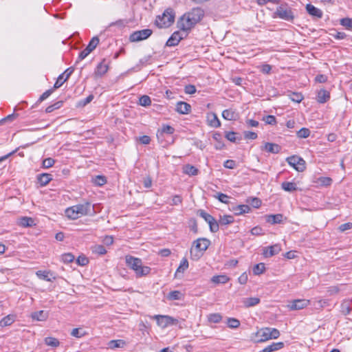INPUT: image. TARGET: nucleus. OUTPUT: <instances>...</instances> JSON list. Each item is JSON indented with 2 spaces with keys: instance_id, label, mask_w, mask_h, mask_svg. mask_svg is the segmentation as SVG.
<instances>
[{
  "instance_id": "nucleus-21",
  "label": "nucleus",
  "mask_w": 352,
  "mask_h": 352,
  "mask_svg": "<svg viewBox=\"0 0 352 352\" xmlns=\"http://www.w3.org/2000/svg\"><path fill=\"white\" fill-rule=\"evenodd\" d=\"M315 309L321 310L329 305V301L327 299H314L311 304Z\"/></svg>"
},
{
  "instance_id": "nucleus-40",
  "label": "nucleus",
  "mask_w": 352,
  "mask_h": 352,
  "mask_svg": "<svg viewBox=\"0 0 352 352\" xmlns=\"http://www.w3.org/2000/svg\"><path fill=\"white\" fill-rule=\"evenodd\" d=\"M288 96L292 101L297 103L300 102L303 100V96L298 92H290Z\"/></svg>"
},
{
  "instance_id": "nucleus-9",
  "label": "nucleus",
  "mask_w": 352,
  "mask_h": 352,
  "mask_svg": "<svg viewBox=\"0 0 352 352\" xmlns=\"http://www.w3.org/2000/svg\"><path fill=\"white\" fill-rule=\"evenodd\" d=\"M195 23L192 19L188 16L186 13L184 14L177 21V28L184 32L190 30Z\"/></svg>"
},
{
  "instance_id": "nucleus-57",
  "label": "nucleus",
  "mask_w": 352,
  "mask_h": 352,
  "mask_svg": "<svg viewBox=\"0 0 352 352\" xmlns=\"http://www.w3.org/2000/svg\"><path fill=\"white\" fill-rule=\"evenodd\" d=\"M76 263L80 266H85L88 264L89 260L85 255H80L77 258Z\"/></svg>"
},
{
  "instance_id": "nucleus-3",
  "label": "nucleus",
  "mask_w": 352,
  "mask_h": 352,
  "mask_svg": "<svg viewBox=\"0 0 352 352\" xmlns=\"http://www.w3.org/2000/svg\"><path fill=\"white\" fill-rule=\"evenodd\" d=\"M91 204L85 202L81 204H77L69 207L65 210V215L71 219H77L81 216L87 215L89 213Z\"/></svg>"
},
{
  "instance_id": "nucleus-16",
  "label": "nucleus",
  "mask_w": 352,
  "mask_h": 352,
  "mask_svg": "<svg viewBox=\"0 0 352 352\" xmlns=\"http://www.w3.org/2000/svg\"><path fill=\"white\" fill-rule=\"evenodd\" d=\"M109 69V63L106 59H103L96 67L95 74L96 76H102L107 72Z\"/></svg>"
},
{
  "instance_id": "nucleus-11",
  "label": "nucleus",
  "mask_w": 352,
  "mask_h": 352,
  "mask_svg": "<svg viewBox=\"0 0 352 352\" xmlns=\"http://www.w3.org/2000/svg\"><path fill=\"white\" fill-rule=\"evenodd\" d=\"M311 304V300L307 299H296L289 302L288 307L290 310H300Z\"/></svg>"
},
{
  "instance_id": "nucleus-22",
  "label": "nucleus",
  "mask_w": 352,
  "mask_h": 352,
  "mask_svg": "<svg viewBox=\"0 0 352 352\" xmlns=\"http://www.w3.org/2000/svg\"><path fill=\"white\" fill-rule=\"evenodd\" d=\"M330 99V93L326 89H320L317 94L316 100L318 102L323 104L327 102Z\"/></svg>"
},
{
  "instance_id": "nucleus-7",
  "label": "nucleus",
  "mask_w": 352,
  "mask_h": 352,
  "mask_svg": "<svg viewBox=\"0 0 352 352\" xmlns=\"http://www.w3.org/2000/svg\"><path fill=\"white\" fill-rule=\"evenodd\" d=\"M100 40L98 36H94L91 41H89L88 45L86 47L85 49H84L79 54V56L78 57V60L80 61L85 58L92 51H94L98 45L99 44Z\"/></svg>"
},
{
  "instance_id": "nucleus-43",
  "label": "nucleus",
  "mask_w": 352,
  "mask_h": 352,
  "mask_svg": "<svg viewBox=\"0 0 352 352\" xmlns=\"http://www.w3.org/2000/svg\"><path fill=\"white\" fill-rule=\"evenodd\" d=\"M208 321L213 323H219L222 320V316L219 313L210 314L208 316Z\"/></svg>"
},
{
  "instance_id": "nucleus-5",
  "label": "nucleus",
  "mask_w": 352,
  "mask_h": 352,
  "mask_svg": "<svg viewBox=\"0 0 352 352\" xmlns=\"http://www.w3.org/2000/svg\"><path fill=\"white\" fill-rule=\"evenodd\" d=\"M274 14L276 16L289 22H292L294 19L292 9L287 5H281L277 7Z\"/></svg>"
},
{
  "instance_id": "nucleus-29",
  "label": "nucleus",
  "mask_w": 352,
  "mask_h": 352,
  "mask_svg": "<svg viewBox=\"0 0 352 352\" xmlns=\"http://www.w3.org/2000/svg\"><path fill=\"white\" fill-rule=\"evenodd\" d=\"M234 219L232 215L224 214L223 216H220L219 220V226H227L231 224L234 222Z\"/></svg>"
},
{
  "instance_id": "nucleus-53",
  "label": "nucleus",
  "mask_w": 352,
  "mask_h": 352,
  "mask_svg": "<svg viewBox=\"0 0 352 352\" xmlns=\"http://www.w3.org/2000/svg\"><path fill=\"white\" fill-rule=\"evenodd\" d=\"M86 333L81 328H75L73 329L71 335L74 337L80 338L83 337Z\"/></svg>"
},
{
  "instance_id": "nucleus-45",
  "label": "nucleus",
  "mask_w": 352,
  "mask_h": 352,
  "mask_svg": "<svg viewBox=\"0 0 352 352\" xmlns=\"http://www.w3.org/2000/svg\"><path fill=\"white\" fill-rule=\"evenodd\" d=\"M252 270H253V273L255 275H260V274H263L265 270V264L263 263H258L254 266Z\"/></svg>"
},
{
  "instance_id": "nucleus-55",
  "label": "nucleus",
  "mask_w": 352,
  "mask_h": 352,
  "mask_svg": "<svg viewBox=\"0 0 352 352\" xmlns=\"http://www.w3.org/2000/svg\"><path fill=\"white\" fill-rule=\"evenodd\" d=\"M263 120L267 124L275 125L276 119L274 116L269 115L263 118Z\"/></svg>"
},
{
  "instance_id": "nucleus-17",
  "label": "nucleus",
  "mask_w": 352,
  "mask_h": 352,
  "mask_svg": "<svg viewBox=\"0 0 352 352\" xmlns=\"http://www.w3.org/2000/svg\"><path fill=\"white\" fill-rule=\"evenodd\" d=\"M36 274L40 279L48 282H52L56 279V277L53 276L52 272H51L50 271L38 270L36 272Z\"/></svg>"
},
{
  "instance_id": "nucleus-37",
  "label": "nucleus",
  "mask_w": 352,
  "mask_h": 352,
  "mask_svg": "<svg viewBox=\"0 0 352 352\" xmlns=\"http://www.w3.org/2000/svg\"><path fill=\"white\" fill-rule=\"evenodd\" d=\"M229 280V278L226 275L214 276L211 278V281L214 284L226 283Z\"/></svg>"
},
{
  "instance_id": "nucleus-58",
  "label": "nucleus",
  "mask_w": 352,
  "mask_h": 352,
  "mask_svg": "<svg viewBox=\"0 0 352 352\" xmlns=\"http://www.w3.org/2000/svg\"><path fill=\"white\" fill-rule=\"evenodd\" d=\"M214 197L217 198L219 201L228 204V196L226 194L218 192L216 195H214Z\"/></svg>"
},
{
  "instance_id": "nucleus-23",
  "label": "nucleus",
  "mask_w": 352,
  "mask_h": 352,
  "mask_svg": "<svg viewBox=\"0 0 352 352\" xmlns=\"http://www.w3.org/2000/svg\"><path fill=\"white\" fill-rule=\"evenodd\" d=\"M262 149H264L269 153L276 154L280 151L281 147L277 144L267 142L265 144Z\"/></svg>"
},
{
  "instance_id": "nucleus-32",
  "label": "nucleus",
  "mask_w": 352,
  "mask_h": 352,
  "mask_svg": "<svg viewBox=\"0 0 352 352\" xmlns=\"http://www.w3.org/2000/svg\"><path fill=\"white\" fill-rule=\"evenodd\" d=\"M48 317V314L47 312L41 310L38 311H35L32 314V318L33 320H36L38 321H44Z\"/></svg>"
},
{
  "instance_id": "nucleus-34",
  "label": "nucleus",
  "mask_w": 352,
  "mask_h": 352,
  "mask_svg": "<svg viewBox=\"0 0 352 352\" xmlns=\"http://www.w3.org/2000/svg\"><path fill=\"white\" fill-rule=\"evenodd\" d=\"M260 302V298L256 297L247 298L243 300L244 306L250 307L258 305Z\"/></svg>"
},
{
  "instance_id": "nucleus-35",
  "label": "nucleus",
  "mask_w": 352,
  "mask_h": 352,
  "mask_svg": "<svg viewBox=\"0 0 352 352\" xmlns=\"http://www.w3.org/2000/svg\"><path fill=\"white\" fill-rule=\"evenodd\" d=\"M282 188L287 192H294L297 190L296 184L294 182H284L281 184Z\"/></svg>"
},
{
  "instance_id": "nucleus-25",
  "label": "nucleus",
  "mask_w": 352,
  "mask_h": 352,
  "mask_svg": "<svg viewBox=\"0 0 352 352\" xmlns=\"http://www.w3.org/2000/svg\"><path fill=\"white\" fill-rule=\"evenodd\" d=\"M52 179V176L51 174L48 173H41L37 175V180L41 186H44L49 184V182Z\"/></svg>"
},
{
  "instance_id": "nucleus-52",
  "label": "nucleus",
  "mask_w": 352,
  "mask_h": 352,
  "mask_svg": "<svg viewBox=\"0 0 352 352\" xmlns=\"http://www.w3.org/2000/svg\"><path fill=\"white\" fill-rule=\"evenodd\" d=\"M340 24L348 30H352V18H343L340 19Z\"/></svg>"
},
{
  "instance_id": "nucleus-6",
  "label": "nucleus",
  "mask_w": 352,
  "mask_h": 352,
  "mask_svg": "<svg viewBox=\"0 0 352 352\" xmlns=\"http://www.w3.org/2000/svg\"><path fill=\"white\" fill-rule=\"evenodd\" d=\"M287 162L298 172H302L305 170V161L300 157L292 155L286 159Z\"/></svg>"
},
{
  "instance_id": "nucleus-1",
  "label": "nucleus",
  "mask_w": 352,
  "mask_h": 352,
  "mask_svg": "<svg viewBox=\"0 0 352 352\" xmlns=\"http://www.w3.org/2000/svg\"><path fill=\"white\" fill-rule=\"evenodd\" d=\"M125 262L127 267L134 271L137 278L146 276L151 273V268L148 266L143 265L142 259L139 258L126 255L125 256Z\"/></svg>"
},
{
  "instance_id": "nucleus-15",
  "label": "nucleus",
  "mask_w": 352,
  "mask_h": 352,
  "mask_svg": "<svg viewBox=\"0 0 352 352\" xmlns=\"http://www.w3.org/2000/svg\"><path fill=\"white\" fill-rule=\"evenodd\" d=\"M281 248L279 244H275L266 248L263 251V255L265 257H271L280 252Z\"/></svg>"
},
{
  "instance_id": "nucleus-54",
  "label": "nucleus",
  "mask_w": 352,
  "mask_h": 352,
  "mask_svg": "<svg viewBox=\"0 0 352 352\" xmlns=\"http://www.w3.org/2000/svg\"><path fill=\"white\" fill-rule=\"evenodd\" d=\"M64 76H65V73H63L60 75H59L56 82L54 85V88H53L54 89L59 88L66 81V79L64 78Z\"/></svg>"
},
{
  "instance_id": "nucleus-2",
  "label": "nucleus",
  "mask_w": 352,
  "mask_h": 352,
  "mask_svg": "<svg viewBox=\"0 0 352 352\" xmlns=\"http://www.w3.org/2000/svg\"><path fill=\"white\" fill-rule=\"evenodd\" d=\"M210 245V240L206 238H199L195 240L190 251L191 259L194 261L199 260Z\"/></svg>"
},
{
  "instance_id": "nucleus-12",
  "label": "nucleus",
  "mask_w": 352,
  "mask_h": 352,
  "mask_svg": "<svg viewBox=\"0 0 352 352\" xmlns=\"http://www.w3.org/2000/svg\"><path fill=\"white\" fill-rule=\"evenodd\" d=\"M186 14H188V16H189L190 19H192L194 23L197 24L199 21H201V19L204 16V12L202 9L199 8H195L192 9L190 12Z\"/></svg>"
},
{
  "instance_id": "nucleus-62",
  "label": "nucleus",
  "mask_w": 352,
  "mask_h": 352,
  "mask_svg": "<svg viewBox=\"0 0 352 352\" xmlns=\"http://www.w3.org/2000/svg\"><path fill=\"white\" fill-rule=\"evenodd\" d=\"M198 214L199 215L202 217L206 222H208V221H210V219H212V218L213 217L212 215H210V214L207 213L206 212H205L204 210H198Z\"/></svg>"
},
{
  "instance_id": "nucleus-33",
  "label": "nucleus",
  "mask_w": 352,
  "mask_h": 352,
  "mask_svg": "<svg viewBox=\"0 0 352 352\" xmlns=\"http://www.w3.org/2000/svg\"><path fill=\"white\" fill-rule=\"evenodd\" d=\"M125 345V342L122 340H110L108 344V348L115 349L117 348H122Z\"/></svg>"
},
{
  "instance_id": "nucleus-27",
  "label": "nucleus",
  "mask_w": 352,
  "mask_h": 352,
  "mask_svg": "<svg viewBox=\"0 0 352 352\" xmlns=\"http://www.w3.org/2000/svg\"><path fill=\"white\" fill-rule=\"evenodd\" d=\"M15 319H16L15 315L9 314V315L3 317L0 320V327H4L10 326L15 321Z\"/></svg>"
},
{
  "instance_id": "nucleus-28",
  "label": "nucleus",
  "mask_w": 352,
  "mask_h": 352,
  "mask_svg": "<svg viewBox=\"0 0 352 352\" xmlns=\"http://www.w3.org/2000/svg\"><path fill=\"white\" fill-rule=\"evenodd\" d=\"M209 125L212 127L218 128L221 126V122L217 116L212 113L208 116Z\"/></svg>"
},
{
  "instance_id": "nucleus-61",
  "label": "nucleus",
  "mask_w": 352,
  "mask_h": 352,
  "mask_svg": "<svg viewBox=\"0 0 352 352\" xmlns=\"http://www.w3.org/2000/svg\"><path fill=\"white\" fill-rule=\"evenodd\" d=\"M318 180L320 184L324 186H330L332 182V179L328 177H321Z\"/></svg>"
},
{
  "instance_id": "nucleus-19",
  "label": "nucleus",
  "mask_w": 352,
  "mask_h": 352,
  "mask_svg": "<svg viewBox=\"0 0 352 352\" xmlns=\"http://www.w3.org/2000/svg\"><path fill=\"white\" fill-rule=\"evenodd\" d=\"M176 111L180 114H188L191 111V106L186 102H178L176 104Z\"/></svg>"
},
{
  "instance_id": "nucleus-49",
  "label": "nucleus",
  "mask_w": 352,
  "mask_h": 352,
  "mask_svg": "<svg viewBox=\"0 0 352 352\" xmlns=\"http://www.w3.org/2000/svg\"><path fill=\"white\" fill-rule=\"evenodd\" d=\"M63 101H62V100L58 101V102H55L54 104L48 106L45 109V112L51 113L53 111H54L55 109H58L60 108L63 106Z\"/></svg>"
},
{
  "instance_id": "nucleus-63",
  "label": "nucleus",
  "mask_w": 352,
  "mask_h": 352,
  "mask_svg": "<svg viewBox=\"0 0 352 352\" xmlns=\"http://www.w3.org/2000/svg\"><path fill=\"white\" fill-rule=\"evenodd\" d=\"M93 99H94V96L92 94H90L87 98H84V99H82V100L79 101V103H78L79 106L85 107L87 104L91 102Z\"/></svg>"
},
{
  "instance_id": "nucleus-4",
  "label": "nucleus",
  "mask_w": 352,
  "mask_h": 352,
  "mask_svg": "<svg viewBox=\"0 0 352 352\" xmlns=\"http://www.w3.org/2000/svg\"><path fill=\"white\" fill-rule=\"evenodd\" d=\"M175 16L174 10L168 8L164 10L162 15H159L156 17L155 25L159 28H168L174 23Z\"/></svg>"
},
{
  "instance_id": "nucleus-20",
  "label": "nucleus",
  "mask_w": 352,
  "mask_h": 352,
  "mask_svg": "<svg viewBox=\"0 0 352 352\" xmlns=\"http://www.w3.org/2000/svg\"><path fill=\"white\" fill-rule=\"evenodd\" d=\"M285 344L283 342H272L271 344L265 346L263 350L259 352H274L282 349Z\"/></svg>"
},
{
  "instance_id": "nucleus-50",
  "label": "nucleus",
  "mask_w": 352,
  "mask_h": 352,
  "mask_svg": "<svg viewBox=\"0 0 352 352\" xmlns=\"http://www.w3.org/2000/svg\"><path fill=\"white\" fill-rule=\"evenodd\" d=\"M182 294L179 291L175 290L168 294L167 298L170 300H180L182 298Z\"/></svg>"
},
{
  "instance_id": "nucleus-13",
  "label": "nucleus",
  "mask_w": 352,
  "mask_h": 352,
  "mask_svg": "<svg viewBox=\"0 0 352 352\" xmlns=\"http://www.w3.org/2000/svg\"><path fill=\"white\" fill-rule=\"evenodd\" d=\"M269 327L261 328L258 330L256 336L258 338L257 342H264L270 340Z\"/></svg>"
},
{
  "instance_id": "nucleus-59",
  "label": "nucleus",
  "mask_w": 352,
  "mask_h": 352,
  "mask_svg": "<svg viewBox=\"0 0 352 352\" xmlns=\"http://www.w3.org/2000/svg\"><path fill=\"white\" fill-rule=\"evenodd\" d=\"M270 330V338L271 339H276L280 336V332L276 328H270L269 327Z\"/></svg>"
},
{
  "instance_id": "nucleus-39",
  "label": "nucleus",
  "mask_w": 352,
  "mask_h": 352,
  "mask_svg": "<svg viewBox=\"0 0 352 352\" xmlns=\"http://www.w3.org/2000/svg\"><path fill=\"white\" fill-rule=\"evenodd\" d=\"M246 202L255 208H258L262 204L261 200L258 197H249L247 199Z\"/></svg>"
},
{
  "instance_id": "nucleus-60",
  "label": "nucleus",
  "mask_w": 352,
  "mask_h": 352,
  "mask_svg": "<svg viewBox=\"0 0 352 352\" xmlns=\"http://www.w3.org/2000/svg\"><path fill=\"white\" fill-rule=\"evenodd\" d=\"M107 179L104 176L102 175H98L94 179V183L98 186H102L104 184H106Z\"/></svg>"
},
{
  "instance_id": "nucleus-48",
  "label": "nucleus",
  "mask_w": 352,
  "mask_h": 352,
  "mask_svg": "<svg viewBox=\"0 0 352 352\" xmlns=\"http://www.w3.org/2000/svg\"><path fill=\"white\" fill-rule=\"evenodd\" d=\"M151 100L148 96L144 95L139 98V104L143 107L151 105Z\"/></svg>"
},
{
  "instance_id": "nucleus-46",
  "label": "nucleus",
  "mask_w": 352,
  "mask_h": 352,
  "mask_svg": "<svg viewBox=\"0 0 352 352\" xmlns=\"http://www.w3.org/2000/svg\"><path fill=\"white\" fill-rule=\"evenodd\" d=\"M311 131L307 128H302L297 131L296 135L299 138H307L310 135Z\"/></svg>"
},
{
  "instance_id": "nucleus-38",
  "label": "nucleus",
  "mask_w": 352,
  "mask_h": 352,
  "mask_svg": "<svg viewBox=\"0 0 352 352\" xmlns=\"http://www.w3.org/2000/svg\"><path fill=\"white\" fill-rule=\"evenodd\" d=\"M210 227V232L215 233L219 230V221H217L214 217L207 222Z\"/></svg>"
},
{
  "instance_id": "nucleus-47",
  "label": "nucleus",
  "mask_w": 352,
  "mask_h": 352,
  "mask_svg": "<svg viewBox=\"0 0 352 352\" xmlns=\"http://www.w3.org/2000/svg\"><path fill=\"white\" fill-rule=\"evenodd\" d=\"M188 267V261L186 258H184L179 264V266L178 267L176 274L177 273H183L186 269Z\"/></svg>"
},
{
  "instance_id": "nucleus-56",
  "label": "nucleus",
  "mask_w": 352,
  "mask_h": 352,
  "mask_svg": "<svg viewBox=\"0 0 352 352\" xmlns=\"http://www.w3.org/2000/svg\"><path fill=\"white\" fill-rule=\"evenodd\" d=\"M55 160L51 157L45 158L42 163L43 168H48L54 166Z\"/></svg>"
},
{
  "instance_id": "nucleus-36",
  "label": "nucleus",
  "mask_w": 352,
  "mask_h": 352,
  "mask_svg": "<svg viewBox=\"0 0 352 352\" xmlns=\"http://www.w3.org/2000/svg\"><path fill=\"white\" fill-rule=\"evenodd\" d=\"M19 225L24 228L31 227L34 225V220L31 217H24L19 219Z\"/></svg>"
},
{
  "instance_id": "nucleus-64",
  "label": "nucleus",
  "mask_w": 352,
  "mask_h": 352,
  "mask_svg": "<svg viewBox=\"0 0 352 352\" xmlns=\"http://www.w3.org/2000/svg\"><path fill=\"white\" fill-rule=\"evenodd\" d=\"M352 228V223L351 222H348V223H343V224H341L339 228H338V230L340 231V232H345L346 230H350Z\"/></svg>"
},
{
  "instance_id": "nucleus-8",
  "label": "nucleus",
  "mask_w": 352,
  "mask_h": 352,
  "mask_svg": "<svg viewBox=\"0 0 352 352\" xmlns=\"http://www.w3.org/2000/svg\"><path fill=\"white\" fill-rule=\"evenodd\" d=\"M153 33L151 29H144L133 32L129 36L131 42H140L148 38Z\"/></svg>"
},
{
  "instance_id": "nucleus-30",
  "label": "nucleus",
  "mask_w": 352,
  "mask_h": 352,
  "mask_svg": "<svg viewBox=\"0 0 352 352\" xmlns=\"http://www.w3.org/2000/svg\"><path fill=\"white\" fill-rule=\"evenodd\" d=\"M183 172L190 176H195L198 174L199 170L192 165L186 164L183 167Z\"/></svg>"
},
{
  "instance_id": "nucleus-14",
  "label": "nucleus",
  "mask_w": 352,
  "mask_h": 352,
  "mask_svg": "<svg viewBox=\"0 0 352 352\" xmlns=\"http://www.w3.org/2000/svg\"><path fill=\"white\" fill-rule=\"evenodd\" d=\"M179 31L175 32L166 41V45L168 47H173L178 45L179 41L183 39Z\"/></svg>"
},
{
  "instance_id": "nucleus-24",
  "label": "nucleus",
  "mask_w": 352,
  "mask_h": 352,
  "mask_svg": "<svg viewBox=\"0 0 352 352\" xmlns=\"http://www.w3.org/2000/svg\"><path fill=\"white\" fill-rule=\"evenodd\" d=\"M306 10L307 12L313 16H316L319 19L322 18V12L311 4H307L306 6Z\"/></svg>"
},
{
  "instance_id": "nucleus-18",
  "label": "nucleus",
  "mask_w": 352,
  "mask_h": 352,
  "mask_svg": "<svg viewBox=\"0 0 352 352\" xmlns=\"http://www.w3.org/2000/svg\"><path fill=\"white\" fill-rule=\"evenodd\" d=\"M222 117L226 120H236L239 118V114L236 110L230 108L223 111Z\"/></svg>"
},
{
  "instance_id": "nucleus-41",
  "label": "nucleus",
  "mask_w": 352,
  "mask_h": 352,
  "mask_svg": "<svg viewBox=\"0 0 352 352\" xmlns=\"http://www.w3.org/2000/svg\"><path fill=\"white\" fill-rule=\"evenodd\" d=\"M91 250L93 253L99 255H104L107 253V250L102 245H95L91 247Z\"/></svg>"
},
{
  "instance_id": "nucleus-31",
  "label": "nucleus",
  "mask_w": 352,
  "mask_h": 352,
  "mask_svg": "<svg viewBox=\"0 0 352 352\" xmlns=\"http://www.w3.org/2000/svg\"><path fill=\"white\" fill-rule=\"evenodd\" d=\"M236 215H241L248 213L251 211V208L248 205H239L233 208Z\"/></svg>"
},
{
  "instance_id": "nucleus-42",
  "label": "nucleus",
  "mask_w": 352,
  "mask_h": 352,
  "mask_svg": "<svg viewBox=\"0 0 352 352\" xmlns=\"http://www.w3.org/2000/svg\"><path fill=\"white\" fill-rule=\"evenodd\" d=\"M45 343L47 346H50L52 347H57L60 344V342L58 339L52 337H47L45 339Z\"/></svg>"
},
{
  "instance_id": "nucleus-51",
  "label": "nucleus",
  "mask_w": 352,
  "mask_h": 352,
  "mask_svg": "<svg viewBox=\"0 0 352 352\" xmlns=\"http://www.w3.org/2000/svg\"><path fill=\"white\" fill-rule=\"evenodd\" d=\"M75 259L74 256L72 253H65L61 256V260L65 263H69Z\"/></svg>"
},
{
  "instance_id": "nucleus-10",
  "label": "nucleus",
  "mask_w": 352,
  "mask_h": 352,
  "mask_svg": "<svg viewBox=\"0 0 352 352\" xmlns=\"http://www.w3.org/2000/svg\"><path fill=\"white\" fill-rule=\"evenodd\" d=\"M154 318L156 319L157 324L162 328H166L170 325L177 324L178 322L177 319L169 316L156 315Z\"/></svg>"
},
{
  "instance_id": "nucleus-26",
  "label": "nucleus",
  "mask_w": 352,
  "mask_h": 352,
  "mask_svg": "<svg viewBox=\"0 0 352 352\" xmlns=\"http://www.w3.org/2000/svg\"><path fill=\"white\" fill-rule=\"evenodd\" d=\"M283 215L282 214H270L266 216V221L272 223H280L283 222Z\"/></svg>"
},
{
  "instance_id": "nucleus-44",
  "label": "nucleus",
  "mask_w": 352,
  "mask_h": 352,
  "mask_svg": "<svg viewBox=\"0 0 352 352\" xmlns=\"http://www.w3.org/2000/svg\"><path fill=\"white\" fill-rule=\"evenodd\" d=\"M227 324L230 329H236L240 326V321L234 318H228Z\"/></svg>"
}]
</instances>
